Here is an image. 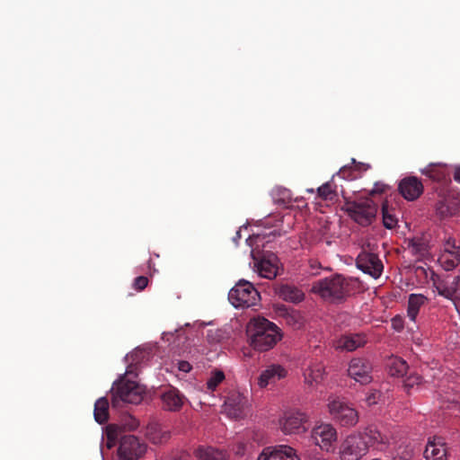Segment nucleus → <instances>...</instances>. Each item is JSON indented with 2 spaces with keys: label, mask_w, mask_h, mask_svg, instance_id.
<instances>
[{
  "label": "nucleus",
  "mask_w": 460,
  "mask_h": 460,
  "mask_svg": "<svg viewBox=\"0 0 460 460\" xmlns=\"http://www.w3.org/2000/svg\"><path fill=\"white\" fill-rule=\"evenodd\" d=\"M326 408L332 420L341 428L351 429L359 422V411L344 397L336 394L329 395Z\"/></svg>",
  "instance_id": "nucleus-2"
},
{
  "label": "nucleus",
  "mask_w": 460,
  "mask_h": 460,
  "mask_svg": "<svg viewBox=\"0 0 460 460\" xmlns=\"http://www.w3.org/2000/svg\"><path fill=\"white\" fill-rule=\"evenodd\" d=\"M276 313L279 317H281L288 325L291 326L294 329H299L304 324V317L300 312L288 308L283 305H279L276 306Z\"/></svg>",
  "instance_id": "nucleus-22"
},
{
  "label": "nucleus",
  "mask_w": 460,
  "mask_h": 460,
  "mask_svg": "<svg viewBox=\"0 0 460 460\" xmlns=\"http://www.w3.org/2000/svg\"><path fill=\"white\" fill-rule=\"evenodd\" d=\"M356 265L358 270L375 279L381 276L384 269L383 263L376 254L365 251L358 255Z\"/></svg>",
  "instance_id": "nucleus-14"
},
{
  "label": "nucleus",
  "mask_w": 460,
  "mask_h": 460,
  "mask_svg": "<svg viewBox=\"0 0 460 460\" xmlns=\"http://www.w3.org/2000/svg\"><path fill=\"white\" fill-rule=\"evenodd\" d=\"M146 436L154 444H161L170 438V432L156 423L149 424L146 428Z\"/></svg>",
  "instance_id": "nucleus-28"
},
{
  "label": "nucleus",
  "mask_w": 460,
  "mask_h": 460,
  "mask_svg": "<svg viewBox=\"0 0 460 460\" xmlns=\"http://www.w3.org/2000/svg\"><path fill=\"white\" fill-rule=\"evenodd\" d=\"M325 368L322 362H310L303 371L304 383L310 388L315 389L324 380Z\"/></svg>",
  "instance_id": "nucleus-18"
},
{
  "label": "nucleus",
  "mask_w": 460,
  "mask_h": 460,
  "mask_svg": "<svg viewBox=\"0 0 460 460\" xmlns=\"http://www.w3.org/2000/svg\"><path fill=\"white\" fill-rule=\"evenodd\" d=\"M225 379V374L221 370H217L211 373V376L207 381V387L209 391H215L217 385Z\"/></svg>",
  "instance_id": "nucleus-34"
},
{
  "label": "nucleus",
  "mask_w": 460,
  "mask_h": 460,
  "mask_svg": "<svg viewBox=\"0 0 460 460\" xmlns=\"http://www.w3.org/2000/svg\"><path fill=\"white\" fill-rule=\"evenodd\" d=\"M277 295L284 301L299 303L304 300L305 294L296 287L290 285H280L276 288Z\"/></svg>",
  "instance_id": "nucleus-26"
},
{
  "label": "nucleus",
  "mask_w": 460,
  "mask_h": 460,
  "mask_svg": "<svg viewBox=\"0 0 460 460\" xmlns=\"http://www.w3.org/2000/svg\"><path fill=\"white\" fill-rule=\"evenodd\" d=\"M381 397V393L377 390H369L365 396V402L367 406L376 405Z\"/></svg>",
  "instance_id": "nucleus-37"
},
{
  "label": "nucleus",
  "mask_w": 460,
  "mask_h": 460,
  "mask_svg": "<svg viewBox=\"0 0 460 460\" xmlns=\"http://www.w3.org/2000/svg\"><path fill=\"white\" fill-rule=\"evenodd\" d=\"M365 440L367 449L372 447L379 452H386L394 443V438L389 429L371 424L359 430Z\"/></svg>",
  "instance_id": "nucleus-7"
},
{
  "label": "nucleus",
  "mask_w": 460,
  "mask_h": 460,
  "mask_svg": "<svg viewBox=\"0 0 460 460\" xmlns=\"http://www.w3.org/2000/svg\"><path fill=\"white\" fill-rule=\"evenodd\" d=\"M146 450V446L132 435L124 436L119 444V455L124 460H137Z\"/></svg>",
  "instance_id": "nucleus-15"
},
{
  "label": "nucleus",
  "mask_w": 460,
  "mask_h": 460,
  "mask_svg": "<svg viewBox=\"0 0 460 460\" xmlns=\"http://www.w3.org/2000/svg\"><path fill=\"white\" fill-rule=\"evenodd\" d=\"M307 191L313 193L314 192V189H308Z\"/></svg>",
  "instance_id": "nucleus-48"
},
{
  "label": "nucleus",
  "mask_w": 460,
  "mask_h": 460,
  "mask_svg": "<svg viewBox=\"0 0 460 460\" xmlns=\"http://www.w3.org/2000/svg\"><path fill=\"white\" fill-rule=\"evenodd\" d=\"M368 453L367 440L359 430L351 432L341 441L339 447L341 460H360Z\"/></svg>",
  "instance_id": "nucleus-5"
},
{
  "label": "nucleus",
  "mask_w": 460,
  "mask_h": 460,
  "mask_svg": "<svg viewBox=\"0 0 460 460\" xmlns=\"http://www.w3.org/2000/svg\"><path fill=\"white\" fill-rule=\"evenodd\" d=\"M382 214L384 226L387 229H393L397 224V219L388 212L385 205H383Z\"/></svg>",
  "instance_id": "nucleus-35"
},
{
  "label": "nucleus",
  "mask_w": 460,
  "mask_h": 460,
  "mask_svg": "<svg viewBox=\"0 0 460 460\" xmlns=\"http://www.w3.org/2000/svg\"><path fill=\"white\" fill-rule=\"evenodd\" d=\"M421 173L435 181H441L446 177V165L442 164H430L421 170Z\"/></svg>",
  "instance_id": "nucleus-31"
},
{
  "label": "nucleus",
  "mask_w": 460,
  "mask_h": 460,
  "mask_svg": "<svg viewBox=\"0 0 460 460\" xmlns=\"http://www.w3.org/2000/svg\"><path fill=\"white\" fill-rule=\"evenodd\" d=\"M372 365L367 358H353L348 366V376L360 385H368L372 382Z\"/></svg>",
  "instance_id": "nucleus-11"
},
{
  "label": "nucleus",
  "mask_w": 460,
  "mask_h": 460,
  "mask_svg": "<svg viewBox=\"0 0 460 460\" xmlns=\"http://www.w3.org/2000/svg\"><path fill=\"white\" fill-rule=\"evenodd\" d=\"M388 373L392 376L401 377L406 374L408 365L405 360L398 357L389 358L387 363Z\"/></svg>",
  "instance_id": "nucleus-30"
},
{
  "label": "nucleus",
  "mask_w": 460,
  "mask_h": 460,
  "mask_svg": "<svg viewBox=\"0 0 460 460\" xmlns=\"http://www.w3.org/2000/svg\"><path fill=\"white\" fill-rule=\"evenodd\" d=\"M257 460H300V458L293 447L280 445L263 448Z\"/></svg>",
  "instance_id": "nucleus-17"
},
{
  "label": "nucleus",
  "mask_w": 460,
  "mask_h": 460,
  "mask_svg": "<svg viewBox=\"0 0 460 460\" xmlns=\"http://www.w3.org/2000/svg\"><path fill=\"white\" fill-rule=\"evenodd\" d=\"M352 280L341 275L320 279L312 285V292L329 301H339L349 295Z\"/></svg>",
  "instance_id": "nucleus-3"
},
{
  "label": "nucleus",
  "mask_w": 460,
  "mask_h": 460,
  "mask_svg": "<svg viewBox=\"0 0 460 460\" xmlns=\"http://www.w3.org/2000/svg\"><path fill=\"white\" fill-rule=\"evenodd\" d=\"M438 262L446 270H452L460 264V245L456 239L448 237L444 242Z\"/></svg>",
  "instance_id": "nucleus-12"
},
{
  "label": "nucleus",
  "mask_w": 460,
  "mask_h": 460,
  "mask_svg": "<svg viewBox=\"0 0 460 460\" xmlns=\"http://www.w3.org/2000/svg\"><path fill=\"white\" fill-rule=\"evenodd\" d=\"M408 248L411 252L418 258H424L429 254V246L423 237H413L409 240Z\"/></svg>",
  "instance_id": "nucleus-29"
},
{
  "label": "nucleus",
  "mask_w": 460,
  "mask_h": 460,
  "mask_svg": "<svg viewBox=\"0 0 460 460\" xmlns=\"http://www.w3.org/2000/svg\"><path fill=\"white\" fill-rule=\"evenodd\" d=\"M148 284V279L146 277L139 276L134 280V288L137 290H143Z\"/></svg>",
  "instance_id": "nucleus-39"
},
{
  "label": "nucleus",
  "mask_w": 460,
  "mask_h": 460,
  "mask_svg": "<svg viewBox=\"0 0 460 460\" xmlns=\"http://www.w3.org/2000/svg\"><path fill=\"white\" fill-rule=\"evenodd\" d=\"M308 415L300 410L290 409L282 414L279 419V428L286 435H300L306 432Z\"/></svg>",
  "instance_id": "nucleus-8"
},
{
  "label": "nucleus",
  "mask_w": 460,
  "mask_h": 460,
  "mask_svg": "<svg viewBox=\"0 0 460 460\" xmlns=\"http://www.w3.org/2000/svg\"><path fill=\"white\" fill-rule=\"evenodd\" d=\"M427 297L422 294H411L408 299L407 315L410 320L415 323L421 306L427 303Z\"/></svg>",
  "instance_id": "nucleus-27"
},
{
  "label": "nucleus",
  "mask_w": 460,
  "mask_h": 460,
  "mask_svg": "<svg viewBox=\"0 0 460 460\" xmlns=\"http://www.w3.org/2000/svg\"><path fill=\"white\" fill-rule=\"evenodd\" d=\"M385 185L384 183L376 182L372 190L373 193H382L385 190Z\"/></svg>",
  "instance_id": "nucleus-43"
},
{
  "label": "nucleus",
  "mask_w": 460,
  "mask_h": 460,
  "mask_svg": "<svg viewBox=\"0 0 460 460\" xmlns=\"http://www.w3.org/2000/svg\"><path fill=\"white\" fill-rule=\"evenodd\" d=\"M421 382V377L419 375L411 374L405 380L404 385L407 387H413L415 385H419Z\"/></svg>",
  "instance_id": "nucleus-38"
},
{
  "label": "nucleus",
  "mask_w": 460,
  "mask_h": 460,
  "mask_svg": "<svg viewBox=\"0 0 460 460\" xmlns=\"http://www.w3.org/2000/svg\"><path fill=\"white\" fill-rule=\"evenodd\" d=\"M398 189L405 199L414 200L422 193L423 185L417 177L409 176L400 181Z\"/></svg>",
  "instance_id": "nucleus-20"
},
{
  "label": "nucleus",
  "mask_w": 460,
  "mask_h": 460,
  "mask_svg": "<svg viewBox=\"0 0 460 460\" xmlns=\"http://www.w3.org/2000/svg\"><path fill=\"white\" fill-rule=\"evenodd\" d=\"M310 438L314 445L327 453L333 452L338 441V431L330 422H317L310 432Z\"/></svg>",
  "instance_id": "nucleus-6"
},
{
  "label": "nucleus",
  "mask_w": 460,
  "mask_h": 460,
  "mask_svg": "<svg viewBox=\"0 0 460 460\" xmlns=\"http://www.w3.org/2000/svg\"><path fill=\"white\" fill-rule=\"evenodd\" d=\"M251 256L252 257V259H253V260H255V257H254V251H253V249H252V252H251Z\"/></svg>",
  "instance_id": "nucleus-47"
},
{
  "label": "nucleus",
  "mask_w": 460,
  "mask_h": 460,
  "mask_svg": "<svg viewBox=\"0 0 460 460\" xmlns=\"http://www.w3.org/2000/svg\"><path fill=\"white\" fill-rule=\"evenodd\" d=\"M248 407V400L240 393H234L224 403L225 411L232 418L242 417Z\"/></svg>",
  "instance_id": "nucleus-19"
},
{
  "label": "nucleus",
  "mask_w": 460,
  "mask_h": 460,
  "mask_svg": "<svg viewBox=\"0 0 460 460\" xmlns=\"http://www.w3.org/2000/svg\"><path fill=\"white\" fill-rule=\"evenodd\" d=\"M198 460H228L229 456L226 450L211 446H199L194 451Z\"/></svg>",
  "instance_id": "nucleus-24"
},
{
  "label": "nucleus",
  "mask_w": 460,
  "mask_h": 460,
  "mask_svg": "<svg viewBox=\"0 0 460 460\" xmlns=\"http://www.w3.org/2000/svg\"><path fill=\"white\" fill-rule=\"evenodd\" d=\"M252 447V444L250 441L243 439L236 442L234 452L235 455L242 456L251 450Z\"/></svg>",
  "instance_id": "nucleus-36"
},
{
  "label": "nucleus",
  "mask_w": 460,
  "mask_h": 460,
  "mask_svg": "<svg viewBox=\"0 0 460 460\" xmlns=\"http://www.w3.org/2000/svg\"><path fill=\"white\" fill-rule=\"evenodd\" d=\"M317 193L318 196L324 200H332L336 196L334 186L332 181H327L321 185L317 189Z\"/></svg>",
  "instance_id": "nucleus-33"
},
{
  "label": "nucleus",
  "mask_w": 460,
  "mask_h": 460,
  "mask_svg": "<svg viewBox=\"0 0 460 460\" xmlns=\"http://www.w3.org/2000/svg\"><path fill=\"white\" fill-rule=\"evenodd\" d=\"M250 345L258 351L271 349L283 337L281 330L264 317L253 318L247 327Z\"/></svg>",
  "instance_id": "nucleus-1"
},
{
  "label": "nucleus",
  "mask_w": 460,
  "mask_h": 460,
  "mask_svg": "<svg viewBox=\"0 0 460 460\" xmlns=\"http://www.w3.org/2000/svg\"><path fill=\"white\" fill-rule=\"evenodd\" d=\"M423 455L426 460H447L445 443L437 439L428 441Z\"/></svg>",
  "instance_id": "nucleus-23"
},
{
  "label": "nucleus",
  "mask_w": 460,
  "mask_h": 460,
  "mask_svg": "<svg viewBox=\"0 0 460 460\" xmlns=\"http://www.w3.org/2000/svg\"><path fill=\"white\" fill-rule=\"evenodd\" d=\"M367 340L363 334H350L343 335L334 341V347L341 351H353L360 347H363Z\"/></svg>",
  "instance_id": "nucleus-21"
},
{
  "label": "nucleus",
  "mask_w": 460,
  "mask_h": 460,
  "mask_svg": "<svg viewBox=\"0 0 460 460\" xmlns=\"http://www.w3.org/2000/svg\"><path fill=\"white\" fill-rule=\"evenodd\" d=\"M455 181L460 182V166L456 167L454 173Z\"/></svg>",
  "instance_id": "nucleus-45"
},
{
  "label": "nucleus",
  "mask_w": 460,
  "mask_h": 460,
  "mask_svg": "<svg viewBox=\"0 0 460 460\" xmlns=\"http://www.w3.org/2000/svg\"><path fill=\"white\" fill-rule=\"evenodd\" d=\"M243 229H247V226H243L242 227L239 228V230L235 233V235L233 237V241L234 243H235L236 244L238 243V241L241 239V232Z\"/></svg>",
  "instance_id": "nucleus-44"
},
{
  "label": "nucleus",
  "mask_w": 460,
  "mask_h": 460,
  "mask_svg": "<svg viewBox=\"0 0 460 460\" xmlns=\"http://www.w3.org/2000/svg\"><path fill=\"white\" fill-rule=\"evenodd\" d=\"M392 326L395 331H401L403 327L402 319L399 317H394L392 320Z\"/></svg>",
  "instance_id": "nucleus-42"
},
{
  "label": "nucleus",
  "mask_w": 460,
  "mask_h": 460,
  "mask_svg": "<svg viewBox=\"0 0 460 460\" xmlns=\"http://www.w3.org/2000/svg\"><path fill=\"white\" fill-rule=\"evenodd\" d=\"M178 368L180 371H182L184 373H188L191 369V366L188 361H180L178 363Z\"/></svg>",
  "instance_id": "nucleus-41"
},
{
  "label": "nucleus",
  "mask_w": 460,
  "mask_h": 460,
  "mask_svg": "<svg viewBox=\"0 0 460 460\" xmlns=\"http://www.w3.org/2000/svg\"><path fill=\"white\" fill-rule=\"evenodd\" d=\"M263 239V236L261 234H253V235H250L247 239H246V243L251 246V247H253V245H256V247H259L260 245V243L262 241Z\"/></svg>",
  "instance_id": "nucleus-40"
},
{
  "label": "nucleus",
  "mask_w": 460,
  "mask_h": 460,
  "mask_svg": "<svg viewBox=\"0 0 460 460\" xmlns=\"http://www.w3.org/2000/svg\"><path fill=\"white\" fill-rule=\"evenodd\" d=\"M345 211L358 224L368 226L375 218L377 208L372 200L363 199L346 203Z\"/></svg>",
  "instance_id": "nucleus-9"
},
{
  "label": "nucleus",
  "mask_w": 460,
  "mask_h": 460,
  "mask_svg": "<svg viewBox=\"0 0 460 460\" xmlns=\"http://www.w3.org/2000/svg\"><path fill=\"white\" fill-rule=\"evenodd\" d=\"M163 335H164V339L166 338L169 341V338H167V337L172 335V332H164Z\"/></svg>",
  "instance_id": "nucleus-46"
},
{
  "label": "nucleus",
  "mask_w": 460,
  "mask_h": 460,
  "mask_svg": "<svg viewBox=\"0 0 460 460\" xmlns=\"http://www.w3.org/2000/svg\"><path fill=\"white\" fill-rule=\"evenodd\" d=\"M113 400H120L128 403H139L145 394V388L135 381L121 379L113 386Z\"/></svg>",
  "instance_id": "nucleus-10"
},
{
  "label": "nucleus",
  "mask_w": 460,
  "mask_h": 460,
  "mask_svg": "<svg viewBox=\"0 0 460 460\" xmlns=\"http://www.w3.org/2000/svg\"><path fill=\"white\" fill-rule=\"evenodd\" d=\"M254 270L261 278L273 279L279 274L281 264L277 255L266 253L254 263Z\"/></svg>",
  "instance_id": "nucleus-16"
},
{
  "label": "nucleus",
  "mask_w": 460,
  "mask_h": 460,
  "mask_svg": "<svg viewBox=\"0 0 460 460\" xmlns=\"http://www.w3.org/2000/svg\"><path fill=\"white\" fill-rule=\"evenodd\" d=\"M161 399L164 409L171 411H176L181 408L184 397L177 389L170 388L163 393Z\"/></svg>",
  "instance_id": "nucleus-25"
},
{
  "label": "nucleus",
  "mask_w": 460,
  "mask_h": 460,
  "mask_svg": "<svg viewBox=\"0 0 460 460\" xmlns=\"http://www.w3.org/2000/svg\"><path fill=\"white\" fill-rule=\"evenodd\" d=\"M108 400L104 397L99 398L94 404V419L102 424L108 420Z\"/></svg>",
  "instance_id": "nucleus-32"
},
{
  "label": "nucleus",
  "mask_w": 460,
  "mask_h": 460,
  "mask_svg": "<svg viewBox=\"0 0 460 460\" xmlns=\"http://www.w3.org/2000/svg\"><path fill=\"white\" fill-rule=\"evenodd\" d=\"M288 374V371L284 366L277 363L270 364L260 373L257 385L261 389L274 386L279 381L285 379Z\"/></svg>",
  "instance_id": "nucleus-13"
},
{
  "label": "nucleus",
  "mask_w": 460,
  "mask_h": 460,
  "mask_svg": "<svg viewBox=\"0 0 460 460\" xmlns=\"http://www.w3.org/2000/svg\"><path fill=\"white\" fill-rule=\"evenodd\" d=\"M228 299L235 308H245L255 305L260 301L261 296L251 282L240 279L230 289Z\"/></svg>",
  "instance_id": "nucleus-4"
}]
</instances>
